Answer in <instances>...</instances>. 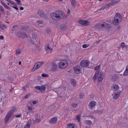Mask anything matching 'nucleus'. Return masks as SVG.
<instances>
[{"instance_id": "obj_1", "label": "nucleus", "mask_w": 128, "mask_h": 128, "mask_svg": "<svg viewBox=\"0 0 128 128\" xmlns=\"http://www.w3.org/2000/svg\"><path fill=\"white\" fill-rule=\"evenodd\" d=\"M52 18L54 20H57L61 18H66L67 16H64V14L63 12L60 10L52 13L51 14Z\"/></svg>"}, {"instance_id": "obj_2", "label": "nucleus", "mask_w": 128, "mask_h": 128, "mask_svg": "<svg viewBox=\"0 0 128 128\" xmlns=\"http://www.w3.org/2000/svg\"><path fill=\"white\" fill-rule=\"evenodd\" d=\"M121 20V15L118 13H116L115 15L114 20L113 21V24L114 25H117L120 22Z\"/></svg>"}, {"instance_id": "obj_3", "label": "nucleus", "mask_w": 128, "mask_h": 128, "mask_svg": "<svg viewBox=\"0 0 128 128\" xmlns=\"http://www.w3.org/2000/svg\"><path fill=\"white\" fill-rule=\"evenodd\" d=\"M15 110V108H13L10 110L7 113L4 120V122L5 124L8 122L10 118L12 117V115L14 112Z\"/></svg>"}, {"instance_id": "obj_4", "label": "nucleus", "mask_w": 128, "mask_h": 128, "mask_svg": "<svg viewBox=\"0 0 128 128\" xmlns=\"http://www.w3.org/2000/svg\"><path fill=\"white\" fill-rule=\"evenodd\" d=\"M68 64V63L66 60H62L60 62L58 67L60 68H64L66 67Z\"/></svg>"}, {"instance_id": "obj_5", "label": "nucleus", "mask_w": 128, "mask_h": 128, "mask_svg": "<svg viewBox=\"0 0 128 128\" xmlns=\"http://www.w3.org/2000/svg\"><path fill=\"white\" fill-rule=\"evenodd\" d=\"M119 2V0H112L110 3H109L108 4H106L105 6H102L100 8V10H103L105 8H108L118 3Z\"/></svg>"}, {"instance_id": "obj_6", "label": "nucleus", "mask_w": 128, "mask_h": 128, "mask_svg": "<svg viewBox=\"0 0 128 128\" xmlns=\"http://www.w3.org/2000/svg\"><path fill=\"white\" fill-rule=\"evenodd\" d=\"M80 66L83 67H88L90 68H92V66H89L90 63L88 61L86 60H82L80 63Z\"/></svg>"}, {"instance_id": "obj_7", "label": "nucleus", "mask_w": 128, "mask_h": 128, "mask_svg": "<svg viewBox=\"0 0 128 128\" xmlns=\"http://www.w3.org/2000/svg\"><path fill=\"white\" fill-rule=\"evenodd\" d=\"M44 64V62H37L35 65L34 67L32 70V71H34L36 69L39 68Z\"/></svg>"}, {"instance_id": "obj_8", "label": "nucleus", "mask_w": 128, "mask_h": 128, "mask_svg": "<svg viewBox=\"0 0 128 128\" xmlns=\"http://www.w3.org/2000/svg\"><path fill=\"white\" fill-rule=\"evenodd\" d=\"M100 65L98 66H96L94 68V70L96 71L95 74L93 78L92 79L94 80H95L96 79V73L99 72L100 70Z\"/></svg>"}, {"instance_id": "obj_9", "label": "nucleus", "mask_w": 128, "mask_h": 128, "mask_svg": "<svg viewBox=\"0 0 128 128\" xmlns=\"http://www.w3.org/2000/svg\"><path fill=\"white\" fill-rule=\"evenodd\" d=\"M74 72L76 74H79L82 72V68L80 66H77L74 67Z\"/></svg>"}, {"instance_id": "obj_10", "label": "nucleus", "mask_w": 128, "mask_h": 128, "mask_svg": "<svg viewBox=\"0 0 128 128\" xmlns=\"http://www.w3.org/2000/svg\"><path fill=\"white\" fill-rule=\"evenodd\" d=\"M36 89L38 90L40 92H43L46 89V87L44 86H37L35 87Z\"/></svg>"}, {"instance_id": "obj_11", "label": "nucleus", "mask_w": 128, "mask_h": 128, "mask_svg": "<svg viewBox=\"0 0 128 128\" xmlns=\"http://www.w3.org/2000/svg\"><path fill=\"white\" fill-rule=\"evenodd\" d=\"M79 22L80 24L84 26L88 25L90 23L87 20H80Z\"/></svg>"}, {"instance_id": "obj_12", "label": "nucleus", "mask_w": 128, "mask_h": 128, "mask_svg": "<svg viewBox=\"0 0 128 128\" xmlns=\"http://www.w3.org/2000/svg\"><path fill=\"white\" fill-rule=\"evenodd\" d=\"M96 78L98 77V80L100 82L102 81L104 78L103 73L99 72L96 73Z\"/></svg>"}, {"instance_id": "obj_13", "label": "nucleus", "mask_w": 128, "mask_h": 128, "mask_svg": "<svg viewBox=\"0 0 128 128\" xmlns=\"http://www.w3.org/2000/svg\"><path fill=\"white\" fill-rule=\"evenodd\" d=\"M121 91H118L117 92H116L114 94L113 98L114 99H117L119 98L121 94Z\"/></svg>"}, {"instance_id": "obj_14", "label": "nucleus", "mask_w": 128, "mask_h": 128, "mask_svg": "<svg viewBox=\"0 0 128 128\" xmlns=\"http://www.w3.org/2000/svg\"><path fill=\"white\" fill-rule=\"evenodd\" d=\"M50 68L52 71H55L58 70L57 66L56 64H52Z\"/></svg>"}, {"instance_id": "obj_15", "label": "nucleus", "mask_w": 128, "mask_h": 128, "mask_svg": "<svg viewBox=\"0 0 128 128\" xmlns=\"http://www.w3.org/2000/svg\"><path fill=\"white\" fill-rule=\"evenodd\" d=\"M96 104V102L94 101H91L89 105V108L91 109L93 108V107Z\"/></svg>"}, {"instance_id": "obj_16", "label": "nucleus", "mask_w": 128, "mask_h": 128, "mask_svg": "<svg viewBox=\"0 0 128 128\" xmlns=\"http://www.w3.org/2000/svg\"><path fill=\"white\" fill-rule=\"evenodd\" d=\"M45 49L46 52H48L52 51L53 48H50L49 44H46L45 46Z\"/></svg>"}, {"instance_id": "obj_17", "label": "nucleus", "mask_w": 128, "mask_h": 128, "mask_svg": "<svg viewBox=\"0 0 128 128\" xmlns=\"http://www.w3.org/2000/svg\"><path fill=\"white\" fill-rule=\"evenodd\" d=\"M112 90L113 91H116L119 88V86L117 84H114L111 87Z\"/></svg>"}, {"instance_id": "obj_18", "label": "nucleus", "mask_w": 128, "mask_h": 128, "mask_svg": "<svg viewBox=\"0 0 128 128\" xmlns=\"http://www.w3.org/2000/svg\"><path fill=\"white\" fill-rule=\"evenodd\" d=\"M57 120V118L56 117H54L52 118L49 120V122L51 124H55L56 123Z\"/></svg>"}, {"instance_id": "obj_19", "label": "nucleus", "mask_w": 128, "mask_h": 128, "mask_svg": "<svg viewBox=\"0 0 128 128\" xmlns=\"http://www.w3.org/2000/svg\"><path fill=\"white\" fill-rule=\"evenodd\" d=\"M67 128H76V126L74 124H70L67 125Z\"/></svg>"}, {"instance_id": "obj_20", "label": "nucleus", "mask_w": 128, "mask_h": 128, "mask_svg": "<svg viewBox=\"0 0 128 128\" xmlns=\"http://www.w3.org/2000/svg\"><path fill=\"white\" fill-rule=\"evenodd\" d=\"M18 33L20 34V35H18V36H21L23 38H25L26 36V33L24 32H20Z\"/></svg>"}, {"instance_id": "obj_21", "label": "nucleus", "mask_w": 128, "mask_h": 128, "mask_svg": "<svg viewBox=\"0 0 128 128\" xmlns=\"http://www.w3.org/2000/svg\"><path fill=\"white\" fill-rule=\"evenodd\" d=\"M70 82L72 85H73L74 87H75L76 85V82L75 80L72 79L70 80Z\"/></svg>"}, {"instance_id": "obj_22", "label": "nucleus", "mask_w": 128, "mask_h": 128, "mask_svg": "<svg viewBox=\"0 0 128 128\" xmlns=\"http://www.w3.org/2000/svg\"><path fill=\"white\" fill-rule=\"evenodd\" d=\"M30 120H29L26 123V125L24 126V128H30Z\"/></svg>"}, {"instance_id": "obj_23", "label": "nucleus", "mask_w": 128, "mask_h": 128, "mask_svg": "<svg viewBox=\"0 0 128 128\" xmlns=\"http://www.w3.org/2000/svg\"><path fill=\"white\" fill-rule=\"evenodd\" d=\"M85 122L86 124L89 125H90L92 124V122L90 120H86Z\"/></svg>"}, {"instance_id": "obj_24", "label": "nucleus", "mask_w": 128, "mask_h": 128, "mask_svg": "<svg viewBox=\"0 0 128 128\" xmlns=\"http://www.w3.org/2000/svg\"><path fill=\"white\" fill-rule=\"evenodd\" d=\"M38 14H40L41 17H42L44 16L43 11L41 10H39L38 11Z\"/></svg>"}, {"instance_id": "obj_25", "label": "nucleus", "mask_w": 128, "mask_h": 128, "mask_svg": "<svg viewBox=\"0 0 128 128\" xmlns=\"http://www.w3.org/2000/svg\"><path fill=\"white\" fill-rule=\"evenodd\" d=\"M128 75V70L126 69L123 74V76H126Z\"/></svg>"}, {"instance_id": "obj_26", "label": "nucleus", "mask_w": 128, "mask_h": 128, "mask_svg": "<svg viewBox=\"0 0 128 128\" xmlns=\"http://www.w3.org/2000/svg\"><path fill=\"white\" fill-rule=\"evenodd\" d=\"M77 106L78 105L76 104H72L71 105L72 108H76L77 107Z\"/></svg>"}, {"instance_id": "obj_27", "label": "nucleus", "mask_w": 128, "mask_h": 128, "mask_svg": "<svg viewBox=\"0 0 128 128\" xmlns=\"http://www.w3.org/2000/svg\"><path fill=\"white\" fill-rule=\"evenodd\" d=\"M38 101H30L29 102V103L30 104H31V103H32L33 104H37V102H38Z\"/></svg>"}, {"instance_id": "obj_28", "label": "nucleus", "mask_w": 128, "mask_h": 128, "mask_svg": "<svg viewBox=\"0 0 128 128\" xmlns=\"http://www.w3.org/2000/svg\"><path fill=\"white\" fill-rule=\"evenodd\" d=\"M71 3L72 6H74L76 4V2L75 0H72Z\"/></svg>"}, {"instance_id": "obj_29", "label": "nucleus", "mask_w": 128, "mask_h": 128, "mask_svg": "<svg viewBox=\"0 0 128 128\" xmlns=\"http://www.w3.org/2000/svg\"><path fill=\"white\" fill-rule=\"evenodd\" d=\"M0 11L1 12H2V13L4 14V10L2 6H0Z\"/></svg>"}, {"instance_id": "obj_30", "label": "nucleus", "mask_w": 128, "mask_h": 128, "mask_svg": "<svg viewBox=\"0 0 128 128\" xmlns=\"http://www.w3.org/2000/svg\"><path fill=\"white\" fill-rule=\"evenodd\" d=\"M8 2L11 4H12L14 6H15L16 5V3L12 1V0H8Z\"/></svg>"}, {"instance_id": "obj_31", "label": "nucleus", "mask_w": 128, "mask_h": 128, "mask_svg": "<svg viewBox=\"0 0 128 128\" xmlns=\"http://www.w3.org/2000/svg\"><path fill=\"white\" fill-rule=\"evenodd\" d=\"M36 24H38L40 26H42L40 25V24H42L43 23V22L41 20L38 21L36 22Z\"/></svg>"}, {"instance_id": "obj_32", "label": "nucleus", "mask_w": 128, "mask_h": 128, "mask_svg": "<svg viewBox=\"0 0 128 128\" xmlns=\"http://www.w3.org/2000/svg\"><path fill=\"white\" fill-rule=\"evenodd\" d=\"M127 46L126 45H125V43L124 42H122L121 45L120 47L121 48H124V47H126Z\"/></svg>"}, {"instance_id": "obj_33", "label": "nucleus", "mask_w": 128, "mask_h": 128, "mask_svg": "<svg viewBox=\"0 0 128 128\" xmlns=\"http://www.w3.org/2000/svg\"><path fill=\"white\" fill-rule=\"evenodd\" d=\"M28 109L30 111H32V108L31 106H27Z\"/></svg>"}, {"instance_id": "obj_34", "label": "nucleus", "mask_w": 128, "mask_h": 128, "mask_svg": "<svg viewBox=\"0 0 128 128\" xmlns=\"http://www.w3.org/2000/svg\"><path fill=\"white\" fill-rule=\"evenodd\" d=\"M102 110H98L95 111V112L96 113H97L99 114H100L102 113Z\"/></svg>"}, {"instance_id": "obj_35", "label": "nucleus", "mask_w": 128, "mask_h": 128, "mask_svg": "<svg viewBox=\"0 0 128 128\" xmlns=\"http://www.w3.org/2000/svg\"><path fill=\"white\" fill-rule=\"evenodd\" d=\"M76 119L78 120L79 122H80V117L79 115H77L76 118Z\"/></svg>"}, {"instance_id": "obj_36", "label": "nucleus", "mask_w": 128, "mask_h": 128, "mask_svg": "<svg viewBox=\"0 0 128 128\" xmlns=\"http://www.w3.org/2000/svg\"><path fill=\"white\" fill-rule=\"evenodd\" d=\"M20 49H18L16 50V54H20Z\"/></svg>"}, {"instance_id": "obj_37", "label": "nucleus", "mask_w": 128, "mask_h": 128, "mask_svg": "<svg viewBox=\"0 0 128 128\" xmlns=\"http://www.w3.org/2000/svg\"><path fill=\"white\" fill-rule=\"evenodd\" d=\"M89 46V45L86 44H83L82 46V47L84 48H86Z\"/></svg>"}, {"instance_id": "obj_38", "label": "nucleus", "mask_w": 128, "mask_h": 128, "mask_svg": "<svg viewBox=\"0 0 128 128\" xmlns=\"http://www.w3.org/2000/svg\"><path fill=\"white\" fill-rule=\"evenodd\" d=\"M106 23L104 24H102L100 25V27L101 28H102L104 27V26H106Z\"/></svg>"}, {"instance_id": "obj_39", "label": "nucleus", "mask_w": 128, "mask_h": 128, "mask_svg": "<svg viewBox=\"0 0 128 128\" xmlns=\"http://www.w3.org/2000/svg\"><path fill=\"white\" fill-rule=\"evenodd\" d=\"M46 32L48 34H50V29H47L46 30Z\"/></svg>"}, {"instance_id": "obj_40", "label": "nucleus", "mask_w": 128, "mask_h": 128, "mask_svg": "<svg viewBox=\"0 0 128 128\" xmlns=\"http://www.w3.org/2000/svg\"><path fill=\"white\" fill-rule=\"evenodd\" d=\"M42 76L44 77H48V75L47 74H43L42 75Z\"/></svg>"}, {"instance_id": "obj_41", "label": "nucleus", "mask_w": 128, "mask_h": 128, "mask_svg": "<svg viewBox=\"0 0 128 128\" xmlns=\"http://www.w3.org/2000/svg\"><path fill=\"white\" fill-rule=\"evenodd\" d=\"M60 28L62 30H66V27L65 26H62L60 27Z\"/></svg>"}, {"instance_id": "obj_42", "label": "nucleus", "mask_w": 128, "mask_h": 128, "mask_svg": "<svg viewBox=\"0 0 128 128\" xmlns=\"http://www.w3.org/2000/svg\"><path fill=\"white\" fill-rule=\"evenodd\" d=\"M30 94H28L25 96L24 98H28L30 96Z\"/></svg>"}, {"instance_id": "obj_43", "label": "nucleus", "mask_w": 128, "mask_h": 128, "mask_svg": "<svg viewBox=\"0 0 128 128\" xmlns=\"http://www.w3.org/2000/svg\"><path fill=\"white\" fill-rule=\"evenodd\" d=\"M70 10L69 9H68V13H67V14L68 15H64V16H68L69 14H70Z\"/></svg>"}, {"instance_id": "obj_44", "label": "nucleus", "mask_w": 128, "mask_h": 128, "mask_svg": "<svg viewBox=\"0 0 128 128\" xmlns=\"http://www.w3.org/2000/svg\"><path fill=\"white\" fill-rule=\"evenodd\" d=\"M84 94H83L82 93H80V98H82L84 97Z\"/></svg>"}, {"instance_id": "obj_45", "label": "nucleus", "mask_w": 128, "mask_h": 128, "mask_svg": "<svg viewBox=\"0 0 128 128\" xmlns=\"http://www.w3.org/2000/svg\"><path fill=\"white\" fill-rule=\"evenodd\" d=\"M17 2V3L19 5H21V2L20 0H16Z\"/></svg>"}, {"instance_id": "obj_46", "label": "nucleus", "mask_w": 128, "mask_h": 128, "mask_svg": "<svg viewBox=\"0 0 128 128\" xmlns=\"http://www.w3.org/2000/svg\"><path fill=\"white\" fill-rule=\"evenodd\" d=\"M21 116L20 114H19L18 115H16L15 116V117L16 118H19Z\"/></svg>"}, {"instance_id": "obj_47", "label": "nucleus", "mask_w": 128, "mask_h": 128, "mask_svg": "<svg viewBox=\"0 0 128 128\" xmlns=\"http://www.w3.org/2000/svg\"><path fill=\"white\" fill-rule=\"evenodd\" d=\"M4 6L5 8L7 9L8 8V7L5 4H4Z\"/></svg>"}, {"instance_id": "obj_48", "label": "nucleus", "mask_w": 128, "mask_h": 128, "mask_svg": "<svg viewBox=\"0 0 128 128\" xmlns=\"http://www.w3.org/2000/svg\"><path fill=\"white\" fill-rule=\"evenodd\" d=\"M4 37L2 36H0V40H3L4 39Z\"/></svg>"}, {"instance_id": "obj_49", "label": "nucleus", "mask_w": 128, "mask_h": 128, "mask_svg": "<svg viewBox=\"0 0 128 128\" xmlns=\"http://www.w3.org/2000/svg\"><path fill=\"white\" fill-rule=\"evenodd\" d=\"M11 7H12V6H10ZM12 7L13 8H14L16 10H18V8L16 6H12Z\"/></svg>"}, {"instance_id": "obj_50", "label": "nucleus", "mask_w": 128, "mask_h": 128, "mask_svg": "<svg viewBox=\"0 0 128 128\" xmlns=\"http://www.w3.org/2000/svg\"><path fill=\"white\" fill-rule=\"evenodd\" d=\"M2 26L4 28H6V26L5 25H4V24H3L2 25Z\"/></svg>"}, {"instance_id": "obj_51", "label": "nucleus", "mask_w": 128, "mask_h": 128, "mask_svg": "<svg viewBox=\"0 0 128 128\" xmlns=\"http://www.w3.org/2000/svg\"><path fill=\"white\" fill-rule=\"evenodd\" d=\"M1 3H2V4L3 6L4 5V4H5L2 1H1Z\"/></svg>"}, {"instance_id": "obj_52", "label": "nucleus", "mask_w": 128, "mask_h": 128, "mask_svg": "<svg viewBox=\"0 0 128 128\" xmlns=\"http://www.w3.org/2000/svg\"><path fill=\"white\" fill-rule=\"evenodd\" d=\"M20 10H22L24 9V8L22 7H20Z\"/></svg>"}, {"instance_id": "obj_53", "label": "nucleus", "mask_w": 128, "mask_h": 128, "mask_svg": "<svg viewBox=\"0 0 128 128\" xmlns=\"http://www.w3.org/2000/svg\"><path fill=\"white\" fill-rule=\"evenodd\" d=\"M126 69L128 70V65L126 66Z\"/></svg>"}, {"instance_id": "obj_54", "label": "nucleus", "mask_w": 128, "mask_h": 128, "mask_svg": "<svg viewBox=\"0 0 128 128\" xmlns=\"http://www.w3.org/2000/svg\"><path fill=\"white\" fill-rule=\"evenodd\" d=\"M9 12L8 11H7L6 12V14H9Z\"/></svg>"}, {"instance_id": "obj_55", "label": "nucleus", "mask_w": 128, "mask_h": 128, "mask_svg": "<svg viewBox=\"0 0 128 128\" xmlns=\"http://www.w3.org/2000/svg\"><path fill=\"white\" fill-rule=\"evenodd\" d=\"M18 64H19V65H20L21 64V62H19Z\"/></svg>"}, {"instance_id": "obj_56", "label": "nucleus", "mask_w": 128, "mask_h": 128, "mask_svg": "<svg viewBox=\"0 0 128 128\" xmlns=\"http://www.w3.org/2000/svg\"><path fill=\"white\" fill-rule=\"evenodd\" d=\"M0 28H1L2 29V30H3V28H2L1 27V26H0Z\"/></svg>"}, {"instance_id": "obj_57", "label": "nucleus", "mask_w": 128, "mask_h": 128, "mask_svg": "<svg viewBox=\"0 0 128 128\" xmlns=\"http://www.w3.org/2000/svg\"><path fill=\"white\" fill-rule=\"evenodd\" d=\"M1 55H0V59H1Z\"/></svg>"}, {"instance_id": "obj_58", "label": "nucleus", "mask_w": 128, "mask_h": 128, "mask_svg": "<svg viewBox=\"0 0 128 128\" xmlns=\"http://www.w3.org/2000/svg\"><path fill=\"white\" fill-rule=\"evenodd\" d=\"M23 89H24V90H25V88H24H24H23Z\"/></svg>"}, {"instance_id": "obj_59", "label": "nucleus", "mask_w": 128, "mask_h": 128, "mask_svg": "<svg viewBox=\"0 0 128 128\" xmlns=\"http://www.w3.org/2000/svg\"><path fill=\"white\" fill-rule=\"evenodd\" d=\"M7 4L8 5H9V3H7Z\"/></svg>"}, {"instance_id": "obj_60", "label": "nucleus", "mask_w": 128, "mask_h": 128, "mask_svg": "<svg viewBox=\"0 0 128 128\" xmlns=\"http://www.w3.org/2000/svg\"><path fill=\"white\" fill-rule=\"evenodd\" d=\"M58 94H59V93L58 92V93H57Z\"/></svg>"}, {"instance_id": "obj_61", "label": "nucleus", "mask_w": 128, "mask_h": 128, "mask_svg": "<svg viewBox=\"0 0 128 128\" xmlns=\"http://www.w3.org/2000/svg\"><path fill=\"white\" fill-rule=\"evenodd\" d=\"M14 26H13V27H14Z\"/></svg>"}, {"instance_id": "obj_62", "label": "nucleus", "mask_w": 128, "mask_h": 128, "mask_svg": "<svg viewBox=\"0 0 128 128\" xmlns=\"http://www.w3.org/2000/svg\"><path fill=\"white\" fill-rule=\"evenodd\" d=\"M86 128H87V127H86Z\"/></svg>"}]
</instances>
